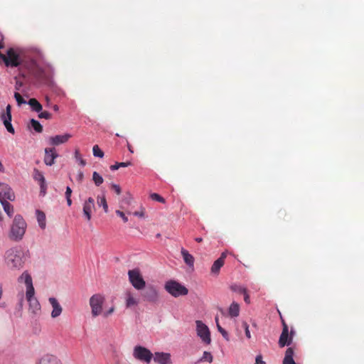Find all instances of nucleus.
Returning a JSON list of instances; mask_svg holds the SVG:
<instances>
[{
    "mask_svg": "<svg viewBox=\"0 0 364 364\" xmlns=\"http://www.w3.org/2000/svg\"><path fill=\"white\" fill-rule=\"evenodd\" d=\"M95 208V201L92 198H89L84 203L83 213L87 220L91 219V213Z\"/></svg>",
    "mask_w": 364,
    "mask_h": 364,
    "instance_id": "obj_19",
    "label": "nucleus"
},
{
    "mask_svg": "<svg viewBox=\"0 0 364 364\" xmlns=\"http://www.w3.org/2000/svg\"><path fill=\"white\" fill-rule=\"evenodd\" d=\"M37 220L39 224V226L41 228H45L46 227V215L41 210L36 211Z\"/></svg>",
    "mask_w": 364,
    "mask_h": 364,
    "instance_id": "obj_28",
    "label": "nucleus"
},
{
    "mask_svg": "<svg viewBox=\"0 0 364 364\" xmlns=\"http://www.w3.org/2000/svg\"><path fill=\"white\" fill-rule=\"evenodd\" d=\"M98 206H102L103 210L105 213H107L108 211V205L107 203V200L104 196H98L97 197V201Z\"/></svg>",
    "mask_w": 364,
    "mask_h": 364,
    "instance_id": "obj_30",
    "label": "nucleus"
},
{
    "mask_svg": "<svg viewBox=\"0 0 364 364\" xmlns=\"http://www.w3.org/2000/svg\"><path fill=\"white\" fill-rule=\"evenodd\" d=\"M0 171H1V172L4 171V167L1 161H0Z\"/></svg>",
    "mask_w": 364,
    "mask_h": 364,
    "instance_id": "obj_53",
    "label": "nucleus"
},
{
    "mask_svg": "<svg viewBox=\"0 0 364 364\" xmlns=\"http://www.w3.org/2000/svg\"><path fill=\"white\" fill-rule=\"evenodd\" d=\"M213 358L211 353L210 352L205 351L198 362L207 361L210 363L213 362Z\"/></svg>",
    "mask_w": 364,
    "mask_h": 364,
    "instance_id": "obj_33",
    "label": "nucleus"
},
{
    "mask_svg": "<svg viewBox=\"0 0 364 364\" xmlns=\"http://www.w3.org/2000/svg\"><path fill=\"white\" fill-rule=\"evenodd\" d=\"M110 168H111L112 170H114V165H111V166H110Z\"/></svg>",
    "mask_w": 364,
    "mask_h": 364,
    "instance_id": "obj_62",
    "label": "nucleus"
},
{
    "mask_svg": "<svg viewBox=\"0 0 364 364\" xmlns=\"http://www.w3.org/2000/svg\"><path fill=\"white\" fill-rule=\"evenodd\" d=\"M242 294L244 295V300H245V301L247 304H250V296H249V294H247V290L245 291V293H243Z\"/></svg>",
    "mask_w": 364,
    "mask_h": 364,
    "instance_id": "obj_44",
    "label": "nucleus"
},
{
    "mask_svg": "<svg viewBox=\"0 0 364 364\" xmlns=\"http://www.w3.org/2000/svg\"><path fill=\"white\" fill-rule=\"evenodd\" d=\"M93 155L96 157L102 158L104 152L100 149L98 145H95L92 148Z\"/></svg>",
    "mask_w": 364,
    "mask_h": 364,
    "instance_id": "obj_35",
    "label": "nucleus"
},
{
    "mask_svg": "<svg viewBox=\"0 0 364 364\" xmlns=\"http://www.w3.org/2000/svg\"><path fill=\"white\" fill-rule=\"evenodd\" d=\"M0 202H1V205H3L4 210L6 213V214L9 217H11L13 215V213H14L13 206L7 200L0 201Z\"/></svg>",
    "mask_w": 364,
    "mask_h": 364,
    "instance_id": "obj_29",
    "label": "nucleus"
},
{
    "mask_svg": "<svg viewBox=\"0 0 364 364\" xmlns=\"http://www.w3.org/2000/svg\"><path fill=\"white\" fill-rule=\"evenodd\" d=\"M75 159L80 166H85L86 161L82 158V155L80 153L79 149H76L75 151Z\"/></svg>",
    "mask_w": 364,
    "mask_h": 364,
    "instance_id": "obj_32",
    "label": "nucleus"
},
{
    "mask_svg": "<svg viewBox=\"0 0 364 364\" xmlns=\"http://www.w3.org/2000/svg\"><path fill=\"white\" fill-rule=\"evenodd\" d=\"M21 83H19V84H18V83L17 82V83H16V90H18V87H19V86H21Z\"/></svg>",
    "mask_w": 364,
    "mask_h": 364,
    "instance_id": "obj_59",
    "label": "nucleus"
},
{
    "mask_svg": "<svg viewBox=\"0 0 364 364\" xmlns=\"http://www.w3.org/2000/svg\"><path fill=\"white\" fill-rule=\"evenodd\" d=\"M150 197L154 200L160 202L161 203H165V199L163 197H161L160 195H159L158 193H152V194H151Z\"/></svg>",
    "mask_w": 364,
    "mask_h": 364,
    "instance_id": "obj_37",
    "label": "nucleus"
},
{
    "mask_svg": "<svg viewBox=\"0 0 364 364\" xmlns=\"http://www.w3.org/2000/svg\"><path fill=\"white\" fill-rule=\"evenodd\" d=\"M22 305H23V298L21 299V301L19 302V306L21 308L22 307Z\"/></svg>",
    "mask_w": 364,
    "mask_h": 364,
    "instance_id": "obj_57",
    "label": "nucleus"
},
{
    "mask_svg": "<svg viewBox=\"0 0 364 364\" xmlns=\"http://www.w3.org/2000/svg\"><path fill=\"white\" fill-rule=\"evenodd\" d=\"M231 289L234 291L238 292L240 294L245 293V291L247 290L245 287L241 286H232Z\"/></svg>",
    "mask_w": 364,
    "mask_h": 364,
    "instance_id": "obj_39",
    "label": "nucleus"
},
{
    "mask_svg": "<svg viewBox=\"0 0 364 364\" xmlns=\"http://www.w3.org/2000/svg\"><path fill=\"white\" fill-rule=\"evenodd\" d=\"M31 127L33 128V129L38 132L41 133L43 132V127L40 124V122L34 119H32L30 122Z\"/></svg>",
    "mask_w": 364,
    "mask_h": 364,
    "instance_id": "obj_31",
    "label": "nucleus"
},
{
    "mask_svg": "<svg viewBox=\"0 0 364 364\" xmlns=\"http://www.w3.org/2000/svg\"><path fill=\"white\" fill-rule=\"evenodd\" d=\"M282 331L279 339V346L283 348L286 346H289L293 340V337L295 334V331L293 328L289 332V327L284 319L282 318Z\"/></svg>",
    "mask_w": 364,
    "mask_h": 364,
    "instance_id": "obj_7",
    "label": "nucleus"
},
{
    "mask_svg": "<svg viewBox=\"0 0 364 364\" xmlns=\"http://www.w3.org/2000/svg\"><path fill=\"white\" fill-rule=\"evenodd\" d=\"M49 302L51 304L53 307V311L51 312V316L53 318H56L59 316L63 311V309L60 304L58 303V300L54 297H50L49 298Z\"/></svg>",
    "mask_w": 364,
    "mask_h": 364,
    "instance_id": "obj_20",
    "label": "nucleus"
},
{
    "mask_svg": "<svg viewBox=\"0 0 364 364\" xmlns=\"http://www.w3.org/2000/svg\"><path fill=\"white\" fill-rule=\"evenodd\" d=\"M154 360L159 364H171V355L168 353L156 352L154 353Z\"/></svg>",
    "mask_w": 364,
    "mask_h": 364,
    "instance_id": "obj_16",
    "label": "nucleus"
},
{
    "mask_svg": "<svg viewBox=\"0 0 364 364\" xmlns=\"http://www.w3.org/2000/svg\"><path fill=\"white\" fill-rule=\"evenodd\" d=\"M181 255L186 264L192 267L194 264V257L188 252H181Z\"/></svg>",
    "mask_w": 364,
    "mask_h": 364,
    "instance_id": "obj_27",
    "label": "nucleus"
},
{
    "mask_svg": "<svg viewBox=\"0 0 364 364\" xmlns=\"http://www.w3.org/2000/svg\"><path fill=\"white\" fill-rule=\"evenodd\" d=\"M215 323H216V326H218V323H219V319H218V316H215Z\"/></svg>",
    "mask_w": 364,
    "mask_h": 364,
    "instance_id": "obj_56",
    "label": "nucleus"
},
{
    "mask_svg": "<svg viewBox=\"0 0 364 364\" xmlns=\"http://www.w3.org/2000/svg\"><path fill=\"white\" fill-rule=\"evenodd\" d=\"M115 213L119 215L120 218H122V219L123 220V221L124 223L127 222L128 221V218L125 215V213L123 212V211H121V210H116L115 211Z\"/></svg>",
    "mask_w": 364,
    "mask_h": 364,
    "instance_id": "obj_43",
    "label": "nucleus"
},
{
    "mask_svg": "<svg viewBox=\"0 0 364 364\" xmlns=\"http://www.w3.org/2000/svg\"><path fill=\"white\" fill-rule=\"evenodd\" d=\"M14 97L17 102V104L18 106L21 105L22 104H26V101L22 97V96L17 92L14 93Z\"/></svg>",
    "mask_w": 364,
    "mask_h": 364,
    "instance_id": "obj_36",
    "label": "nucleus"
},
{
    "mask_svg": "<svg viewBox=\"0 0 364 364\" xmlns=\"http://www.w3.org/2000/svg\"><path fill=\"white\" fill-rule=\"evenodd\" d=\"M58 157V154L55 151V148H46L44 163L47 166H52L55 163V159Z\"/></svg>",
    "mask_w": 364,
    "mask_h": 364,
    "instance_id": "obj_15",
    "label": "nucleus"
},
{
    "mask_svg": "<svg viewBox=\"0 0 364 364\" xmlns=\"http://www.w3.org/2000/svg\"><path fill=\"white\" fill-rule=\"evenodd\" d=\"M114 312V307H111L108 311L104 313V317L107 318Z\"/></svg>",
    "mask_w": 364,
    "mask_h": 364,
    "instance_id": "obj_46",
    "label": "nucleus"
},
{
    "mask_svg": "<svg viewBox=\"0 0 364 364\" xmlns=\"http://www.w3.org/2000/svg\"><path fill=\"white\" fill-rule=\"evenodd\" d=\"M66 200H67V203L68 205V206H70L72 205V200L70 198H66Z\"/></svg>",
    "mask_w": 364,
    "mask_h": 364,
    "instance_id": "obj_51",
    "label": "nucleus"
},
{
    "mask_svg": "<svg viewBox=\"0 0 364 364\" xmlns=\"http://www.w3.org/2000/svg\"><path fill=\"white\" fill-rule=\"evenodd\" d=\"M121 192V189H120V187L117 185H115V193L117 194H119Z\"/></svg>",
    "mask_w": 364,
    "mask_h": 364,
    "instance_id": "obj_50",
    "label": "nucleus"
},
{
    "mask_svg": "<svg viewBox=\"0 0 364 364\" xmlns=\"http://www.w3.org/2000/svg\"><path fill=\"white\" fill-rule=\"evenodd\" d=\"M228 314L231 317H237L240 314V305L233 301L228 309Z\"/></svg>",
    "mask_w": 364,
    "mask_h": 364,
    "instance_id": "obj_25",
    "label": "nucleus"
},
{
    "mask_svg": "<svg viewBox=\"0 0 364 364\" xmlns=\"http://www.w3.org/2000/svg\"><path fill=\"white\" fill-rule=\"evenodd\" d=\"M124 203H127V204H129V202L128 201H125V202H123Z\"/></svg>",
    "mask_w": 364,
    "mask_h": 364,
    "instance_id": "obj_63",
    "label": "nucleus"
},
{
    "mask_svg": "<svg viewBox=\"0 0 364 364\" xmlns=\"http://www.w3.org/2000/svg\"><path fill=\"white\" fill-rule=\"evenodd\" d=\"M53 109L54 111L57 112V111H58L59 108H58V106L57 105H55L53 106Z\"/></svg>",
    "mask_w": 364,
    "mask_h": 364,
    "instance_id": "obj_54",
    "label": "nucleus"
},
{
    "mask_svg": "<svg viewBox=\"0 0 364 364\" xmlns=\"http://www.w3.org/2000/svg\"><path fill=\"white\" fill-rule=\"evenodd\" d=\"M134 215L135 216H138V217H140V218H143V217H144V212H143V211H140V212H139V211H136V212H134Z\"/></svg>",
    "mask_w": 364,
    "mask_h": 364,
    "instance_id": "obj_49",
    "label": "nucleus"
},
{
    "mask_svg": "<svg viewBox=\"0 0 364 364\" xmlns=\"http://www.w3.org/2000/svg\"><path fill=\"white\" fill-rule=\"evenodd\" d=\"M164 289L176 298L186 296L188 294V289L184 285L173 279L166 282Z\"/></svg>",
    "mask_w": 364,
    "mask_h": 364,
    "instance_id": "obj_5",
    "label": "nucleus"
},
{
    "mask_svg": "<svg viewBox=\"0 0 364 364\" xmlns=\"http://www.w3.org/2000/svg\"><path fill=\"white\" fill-rule=\"evenodd\" d=\"M132 164L129 161L127 162H115V170L119 169L121 167H127L130 166Z\"/></svg>",
    "mask_w": 364,
    "mask_h": 364,
    "instance_id": "obj_40",
    "label": "nucleus"
},
{
    "mask_svg": "<svg viewBox=\"0 0 364 364\" xmlns=\"http://www.w3.org/2000/svg\"><path fill=\"white\" fill-rule=\"evenodd\" d=\"M3 47V46L0 43V49Z\"/></svg>",
    "mask_w": 364,
    "mask_h": 364,
    "instance_id": "obj_64",
    "label": "nucleus"
},
{
    "mask_svg": "<svg viewBox=\"0 0 364 364\" xmlns=\"http://www.w3.org/2000/svg\"><path fill=\"white\" fill-rule=\"evenodd\" d=\"M217 328L218 330V331L222 334V336H223V338L226 340V341H229V336H228V332L223 328L221 327V326L220 325V323H218V326H217Z\"/></svg>",
    "mask_w": 364,
    "mask_h": 364,
    "instance_id": "obj_38",
    "label": "nucleus"
},
{
    "mask_svg": "<svg viewBox=\"0 0 364 364\" xmlns=\"http://www.w3.org/2000/svg\"><path fill=\"white\" fill-rule=\"evenodd\" d=\"M197 335L200 338L203 343L210 344L211 342L210 332L208 327L201 321H196Z\"/></svg>",
    "mask_w": 364,
    "mask_h": 364,
    "instance_id": "obj_11",
    "label": "nucleus"
},
{
    "mask_svg": "<svg viewBox=\"0 0 364 364\" xmlns=\"http://www.w3.org/2000/svg\"><path fill=\"white\" fill-rule=\"evenodd\" d=\"M84 178V175H83V173L80 171L77 176V180L80 182H81L82 181Z\"/></svg>",
    "mask_w": 364,
    "mask_h": 364,
    "instance_id": "obj_48",
    "label": "nucleus"
},
{
    "mask_svg": "<svg viewBox=\"0 0 364 364\" xmlns=\"http://www.w3.org/2000/svg\"><path fill=\"white\" fill-rule=\"evenodd\" d=\"M227 253L225 252H223L221 256L213 264L210 269L211 274L214 275H218L219 274L220 268L224 265Z\"/></svg>",
    "mask_w": 364,
    "mask_h": 364,
    "instance_id": "obj_17",
    "label": "nucleus"
},
{
    "mask_svg": "<svg viewBox=\"0 0 364 364\" xmlns=\"http://www.w3.org/2000/svg\"><path fill=\"white\" fill-rule=\"evenodd\" d=\"M242 326L245 328V335H246L247 338H251V334H250V330H249V326H248L247 323L246 321H243L242 322Z\"/></svg>",
    "mask_w": 364,
    "mask_h": 364,
    "instance_id": "obj_42",
    "label": "nucleus"
},
{
    "mask_svg": "<svg viewBox=\"0 0 364 364\" xmlns=\"http://www.w3.org/2000/svg\"><path fill=\"white\" fill-rule=\"evenodd\" d=\"M70 134H65L63 135H56L49 138V144L53 146H58L67 142L70 138Z\"/></svg>",
    "mask_w": 364,
    "mask_h": 364,
    "instance_id": "obj_18",
    "label": "nucleus"
},
{
    "mask_svg": "<svg viewBox=\"0 0 364 364\" xmlns=\"http://www.w3.org/2000/svg\"><path fill=\"white\" fill-rule=\"evenodd\" d=\"M196 240L197 242H201V241H202V238H200V237H198V238H196Z\"/></svg>",
    "mask_w": 364,
    "mask_h": 364,
    "instance_id": "obj_61",
    "label": "nucleus"
},
{
    "mask_svg": "<svg viewBox=\"0 0 364 364\" xmlns=\"http://www.w3.org/2000/svg\"><path fill=\"white\" fill-rule=\"evenodd\" d=\"M33 178L34 180L39 182L40 186H41V192H43L45 193L46 185V180L44 178V176L42 172L38 171V169L35 168L33 171Z\"/></svg>",
    "mask_w": 364,
    "mask_h": 364,
    "instance_id": "obj_23",
    "label": "nucleus"
},
{
    "mask_svg": "<svg viewBox=\"0 0 364 364\" xmlns=\"http://www.w3.org/2000/svg\"><path fill=\"white\" fill-rule=\"evenodd\" d=\"M294 352L292 348H288L285 352L283 364H296L293 358Z\"/></svg>",
    "mask_w": 364,
    "mask_h": 364,
    "instance_id": "obj_24",
    "label": "nucleus"
},
{
    "mask_svg": "<svg viewBox=\"0 0 364 364\" xmlns=\"http://www.w3.org/2000/svg\"><path fill=\"white\" fill-rule=\"evenodd\" d=\"M26 223L20 215H16L11 227L9 237L14 240H20L24 235L26 230Z\"/></svg>",
    "mask_w": 364,
    "mask_h": 364,
    "instance_id": "obj_4",
    "label": "nucleus"
},
{
    "mask_svg": "<svg viewBox=\"0 0 364 364\" xmlns=\"http://www.w3.org/2000/svg\"><path fill=\"white\" fill-rule=\"evenodd\" d=\"M2 295H3V289H2V287L0 285V299L2 297Z\"/></svg>",
    "mask_w": 364,
    "mask_h": 364,
    "instance_id": "obj_55",
    "label": "nucleus"
},
{
    "mask_svg": "<svg viewBox=\"0 0 364 364\" xmlns=\"http://www.w3.org/2000/svg\"><path fill=\"white\" fill-rule=\"evenodd\" d=\"M24 283L26 287V297L29 303V309L33 314H37L41 311V305L38 301L34 297L35 289L33 285L31 276L26 271L18 279V282Z\"/></svg>",
    "mask_w": 364,
    "mask_h": 364,
    "instance_id": "obj_3",
    "label": "nucleus"
},
{
    "mask_svg": "<svg viewBox=\"0 0 364 364\" xmlns=\"http://www.w3.org/2000/svg\"><path fill=\"white\" fill-rule=\"evenodd\" d=\"M104 301L105 297L100 294H94L90 297V306L93 317H96L102 313Z\"/></svg>",
    "mask_w": 364,
    "mask_h": 364,
    "instance_id": "obj_9",
    "label": "nucleus"
},
{
    "mask_svg": "<svg viewBox=\"0 0 364 364\" xmlns=\"http://www.w3.org/2000/svg\"><path fill=\"white\" fill-rule=\"evenodd\" d=\"M36 364H61V362L56 356L47 354L41 358Z\"/></svg>",
    "mask_w": 364,
    "mask_h": 364,
    "instance_id": "obj_22",
    "label": "nucleus"
},
{
    "mask_svg": "<svg viewBox=\"0 0 364 364\" xmlns=\"http://www.w3.org/2000/svg\"><path fill=\"white\" fill-rule=\"evenodd\" d=\"M71 194H72V189L69 186H68L66 188L65 197L71 198Z\"/></svg>",
    "mask_w": 364,
    "mask_h": 364,
    "instance_id": "obj_45",
    "label": "nucleus"
},
{
    "mask_svg": "<svg viewBox=\"0 0 364 364\" xmlns=\"http://www.w3.org/2000/svg\"><path fill=\"white\" fill-rule=\"evenodd\" d=\"M37 56L39 58H41L43 57V53L40 50H38L37 51Z\"/></svg>",
    "mask_w": 364,
    "mask_h": 364,
    "instance_id": "obj_52",
    "label": "nucleus"
},
{
    "mask_svg": "<svg viewBox=\"0 0 364 364\" xmlns=\"http://www.w3.org/2000/svg\"><path fill=\"white\" fill-rule=\"evenodd\" d=\"M4 257L10 268H18L23 263V252H6Z\"/></svg>",
    "mask_w": 364,
    "mask_h": 364,
    "instance_id": "obj_6",
    "label": "nucleus"
},
{
    "mask_svg": "<svg viewBox=\"0 0 364 364\" xmlns=\"http://www.w3.org/2000/svg\"><path fill=\"white\" fill-rule=\"evenodd\" d=\"M141 296L144 301L150 303H156L159 299V291L154 286H149L141 294Z\"/></svg>",
    "mask_w": 364,
    "mask_h": 364,
    "instance_id": "obj_12",
    "label": "nucleus"
},
{
    "mask_svg": "<svg viewBox=\"0 0 364 364\" xmlns=\"http://www.w3.org/2000/svg\"><path fill=\"white\" fill-rule=\"evenodd\" d=\"M28 104L31 106L32 109L36 112H40L42 110V105L35 98L30 99Z\"/></svg>",
    "mask_w": 364,
    "mask_h": 364,
    "instance_id": "obj_26",
    "label": "nucleus"
},
{
    "mask_svg": "<svg viewBox=\"0 0 364 364\" xmlns=\"http://www.w3.org/2000/svg\"><path fill=\"white\" fill-rule=\"evenodd\" d=\"M21 83H19V84H18V83L17 82V83H16V90H18V87H19V86H21Z\"/></svg>",
    "mask_w": 364,
    "mask_h": 364,
    "instance_id": "obj_58",
    "label": "nucleus"
},
{
    "mask_svg": "<svg viewBox=\"0 0 364 364\" xmlns=\"http://www.w3.org/2000/svg\"><path fill=\"white\" fill-rule=\"evenodd\" d=\"M134 357L137 360L149 363L153 358L151 352L141 346H137L134 349Z\"/></svg>",
    "mask_w": 364,
    "mask_h": 364,
    "instance_id": "obj_10",
    "label": "nucleus"
},
{
    "mask_svg": "<svg viewBox=\"0 0 364 364\" xmlns=\"http://www.w3.org/2000/svg\"><path fill=\"white\" fill-rule=\"evenodd\" d=\"M51 114L47 111H44V112H41L39 114H38V117L39 118H43V119H49L51 118Z\"/></svg>",
    "mask_w": 364,
    "mask_h": 364,
    "instance_id": "obj_41",
    "label": "nucleus"
},
{
    "mask_svg": "<svg viewBox=\"0 0 364 364\" xmlns=\"http://www.w3.org/2000/svg\"><path fill=\"white\" fill-rule=\"evenodd\" d=\"M0 58L6 67H18L20 75L23 77H26V65L28 64L32 58L28 53L21 48H10L6 55L0 53Z\"/></svg>",
    "mask_w": 364,
    "mask_h": 364,
    "instance_id": "obj_1",
    "label": "nucleus"
},
{
    "mask_svg": "<svg viewBox=\"0 0 364 364\" xmlns=\"http://www.w3.org/2000/svg\"><path fill=\"white\" fill-rule=\"evenodd\" d=\"M1 119L6 130L11 134H14L15 131L11 124V106L10 105L6 106L5 112L1 114Z\"/></svg>",
    "mask_w": 364,
    "mask_h": 364,
    "instance_id": "obj_13",
    "label": "nucleus"
},
{
    "mask_svg": "<svg viewBox=\"0 0 364 364\" xmlns=\"http://www.w3.org/2000/svg\"><path fill=\"white\" fill-rule=\"evenodd\" d=\"M256 364H266L264 361L262 360L261 355H258L256 358Z\"/></svg>",
    "mask_w": 364,
    "mask_h": 364,
    "instance_id": "obj_47",
    "label": "nucleus"
},
{
    "mask_svg": "<svg viewBox=\"0 0 364 364\" xmlns=\"http://www.w3.org/2000/svg\"><path fill=\"white\" fill-rule=\"evenodd\" d=\"M15 195L10 186L6 183H0V201L14 200Z\"/></svg>",
    "mask_w": 364,
    "mask_h": 364,
    "instance_id": "obj_14",
    "label": "nucleus"
},
{
    "mask_svg": "<svg viewBox=\"0 0 364 364\" xmlns=\"http://www.w3.org/2000/svg\"><path fill=\"white\" fill-rule=\"evenodd\" d=\"M46 102L48 103V105L49 104V102H50V99L48 97H46Z\"/></svg>",
    "mask_w": 364,
    "mask_h": 364,
    "instance_id": "obj_60",
    "label": "nucleus"
},
{
    "mask_svg": "<svg viewBox=\"0 0 364 364\" xmlns=\"http://www.w3.org/2000/svg\"><path fill=\"white\" fill-rule=\"evenodd\" d=\"M129 281L136 290H141L146 286V282L138 269L128 272Z\"/></svg>",
    "mask_w": 364,
    "mask_h": 364,
    "instance_id": "obj_8",
    "label": "nucleus"
},
{
    "mask_svg": "<svg viewBox=\"0 0 364 364\" xmlns=\"http://www.w3.org/2000/svg\"><path fill=\"white\" fill-rule=\"evenodd\" d=\"M139 303V299L136 297L130 291L125 294V304L127 308L136 306Z\"/></svg>",
    "mask_w": 364,
    "mask_h": 364,
    "instance_id": "obj_21",
    "label": "nucleus"
},
{
    "mask_svg": "<svg viewBox=\"0 0 364 364\" xmlns=\"http://www.w3.org/2000/svg\"><path fill=\"white\" fill-rule=\"evenodd\" d=\"M92 180L97 186H100L103 183L102 177L96 171L92 174Z\"/></svg>",
    "mask_w": 364,
    "mask_h": 364,
    "instance_id": "obj_34",
    "label": "nucleus"
},
{
    "mask_svg": "<svg viewBox=\"0 0 364 364\" xmlns=\"http://www.w3.org/2000/svg\"><path fill=\"white\" fill-rule=\"evenodd\" d=\"M26 77L32 76L40 84H49L53 75V69L50 66L41 68L35 60L31 58L30 63L26 65Z\"/></svg>",
    "mask_w": 364,
    "mask_h": 364,
    "instance_id": "obj_2",
    "label": "nucleus"
}]
</instances>
